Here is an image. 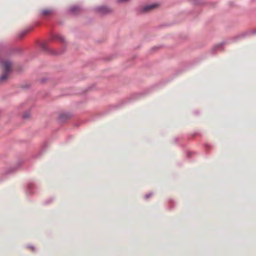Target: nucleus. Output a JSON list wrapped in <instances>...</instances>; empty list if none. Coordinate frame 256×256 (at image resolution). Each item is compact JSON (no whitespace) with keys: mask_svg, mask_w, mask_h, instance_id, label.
Returning <instances> with one entry per match:
<instances>
[{"mask_svg":"<svg viewBox=\"0 0 256 256\" xmlns=\"http://www.w3.org/2000/svg\"><path fill=\"white\" fill-rule=\"evenodd\" d=\"M2 64L4 72L0 77V81L3 82L7 79L8 74L10 72L11 63L8 61H6L2 62Z\"/></svg>","mask_w":256,"mask_h":256,"instance_id":"obj_1","label":"nucleus"},{"mask_svg":"<svg viewBox=\"0 0 256 256\" xmlns=\"http://www.w3.org/2000/svg\"><path fill=\"white\" fill-rule=\"evenodd\" d=\"M96 11L100 14H104L112 12V9L106 6H102L96 8Z\"/></svg>","mask_w":256,"mask_h":256,"instance_id":"obj_2","label":"nucleus"},{"mask_svg":"<svg viewBox=\"0 0 256 256\" xmlns=\"http://www.w3.org/2000/svg\"><path fill=\"white\" fill-rule=\"evenodd\" d=\"M158 4H148L144 6L142 8V12H146L150 11L154 9L156 7H158Z\"/></svg>","mask_w":256,"mask_h":256,"instance_id":"obj_3","label":"nucleus"},{"mask_svg":"<svg viewBox=\"0 0 256 256\" xmlns=\"http://www.w3.org/2000/svg\"><path fill=\"white\" fill-rule=\"evenodd\" d=\"M54 12L51 9H46L42 11V14L44 16H48L52 14Z\"/></svg>","mask_w":256,"mask_h":256,"instance_id":"obj_4","label":"nucleus"},{"mask_svg":"<svg viewBox=\"0 0 256 256\" xmlns=\"http://www.w3.org/2000/svg\"><path fill=\"white\" fill-rule=\"evenodd\" d=\"M78 10V6H74L70 8V11L71 13L74 14Z\"/></svg>","mask_w":256,"mask_h":256,"instance_id":"obj_5","label":"nucleus"},{"mask_svg":"<svg viewBox=\"0 0 256 256\" xmlns=\"http://www.w3.org/2000/svg\"><path fill=\"white\" fill-rule=\"evenodd\" d=\"M56 38H57L58 40L62 42H64V38L60 35H58L56 36Z\"/></svg>","mask_w":256,"mask_h":256,"instance_id":"obj_6","label":"nucleus"},{"mask_svg":"<svg viewBox=\"0 0 256 256\" xmlns=\"http://www.w3.org/2000/svg\"><path fill=\"white\" fill-rule=\"evenodd\" d=\"M32 187H33V184H28V191H27L28 193H29V194L31 193V192H30V190L31 188H32Z\"/></svg>","mask_w":256,"mask_h":256,"instance_id":"obj_7","label":"nucleus"},{"mask_svg":"<svg viewBox=\"0 0 256 256\" xmlns=\"http://www.w3.org/2000/svg\"><path fill=\"white\" fill-rule=\"evenodd\" d=\"M24 118H26L29 117V114H26L23 116Z\"/></svg>","mask_w":256,"mask_h":256,"instance_id":"obj_8","label":"nucleus"},{"mask_svg":"<svg viewBox=\"0 0 256 256\" xmlns=\"http://www.w3.org/2000/svg\"><path fill=\"white\" fill-rule=\"evenodd\" d=\"M128 0H118V2H128Z\"/></svg>","mask_w":256,"mask_h":256,"instance_id":"obj_9","label":"nucleus"},{"mask_svg":"<svg viewBox=\"0 0 256 256\" xmlns=\"http://www.w3.org/2000/svg\"><path fill=\"white\" fill-rule=\"evenodd\" d=\"M64 116H65L63 115V114L60 115V119L62 120H63V117Z\"/></svg>","mask_w":256,"mask_h":256,"instance_id":"obj_10","label":"nucleus"}]
</instances>
